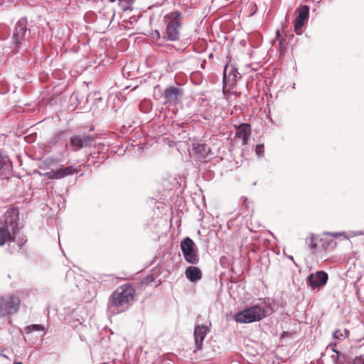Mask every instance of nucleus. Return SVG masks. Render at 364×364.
<instances>
[{
    "label": "nucleus",
    "mask_w": 364,
    "mask_h": 364,
    "mask_svg": "<svg viewBox=\"0 0 364 364\" xmlns=\"http://www.w3.org/2000/svg\"><path fill=\"white\" fill-rule=\"evenodd\" d=\"M309 15V7L306 5L302 6L298 11V15L294 20V31L296 34L301 33V28L308 19Z\"/></svg>",
    "instance_id": "9d476101"
},
{
    "label": "nucleus",
    "mask_w": 364,
    "mask_h": 364,
    "mask_svg": "<svg viewBox=\"0 0 364 364\" xmlns=\"http://www.w3.org/2000/svg\"><path fill=\"white\" fill-rule=\"evenodd\" d=\"M26 242V240H23L21 239V241L19 242L18 245V248H17V250H20L21 247L24 245V243Z\"/></svg>",
    "instance_id": "393cba45"
},
{
    "label": "nucleus",
    "mask_w": 364,
    "mask_h": 364,
    "mask_svg": "<svg viewBox=\"0 0 364 364\" xmlns=\"http://www.w3.org/2000/svg\"><path fill=\"white\" fill-rule=\"evenodd\" d=\"M343 234V233H332L331 235H333V237H336L340 236V235H341Z\"/></svg>",
    "instance_id": "a878e982"
},
{
    "label": "nucleus",
    "mask_w": 364,
    "mask_h": 364,
    "mask_svg": "<svg viewBox=\"0 0 364 364\" xmlns=\"http://www.w3.org/2000/svg\"><path fill=\"white\" fill-rule=\"evenodd\" d=\"M27 30V21L25 18H21L16 24L14 32V38L16 44L19 43L23 38Z\"/></svg>",
    "instance_id": "ddd939ff"
},
{
    "label": "nucleus",
    "mask_w": 364,
    "mask_h": 364,
    "mask_svg": "<svg viewBox=\"0 0 364 364\" xmlns=\"http://www.w3.org/2000/svg\"><path fill=\"white\" fill-rule=\"evenodd\" d=\"M264 145L263 144H257L255 147V153L258 156H261L264 154Z\"/></svg>",
    "instance_id": "5701e85b"
},
{
    "label": "nucleus",
    "mask_w": 364,
    "mask_h": 364,
    "mask_svg": "<svg viewBox=\"0 0 364 364\" xmlns=\"http://www.w3.org/2000/svg\"><path fill=\"white\" fill-rule=\"evenodd\" d=\"M328 279V274L323 271H318L311 274L308 277V282L312 289L324 286Z\"/></svg>",
    "instance_id": "1a4fd4ad"
},
{
    "label": "nucleus",
    "mask_w": 364,
    "mask_h": 364,
    "mask_svg": "<svg viewBox=\"0 0 364 364\" xmlns=\"http://www.w3.org/2000/svg\"><path fill=\"white\" fill-rule=\"evenodd\" d=\"M211 154L210 147L207 146L205 144L194 142L192 144L191 150V155L198 160L205 159Z\"/></svg>",
    "instance_id": "9b49d317"
},
{
    "label": "nucleus",
    "mask_w": 364,
    "mask_h": 364,
    "mask_svg": "<svg viewBox=\"0 0 364 364\" xmlns=\"http://www.w3.org/2000/svg\"><path fill=\"white\" fill-rule=\"evenodd\" d=\"M267 314L268 311L264 307L254 305L237 313L234 316V319L237 323H250L262 320Z\"/></svg>",
    "instance_id": "20e7f679"
},
{
    "label": "nucleus",
    "mask_w": 364,
    "mask_h": 364,
    "mask_svg": "<svg viewBox=\"0 0 364 364\" xmlns=\"http://www.w3.org/2000/svg\"><path fill=\"white\" fill-rule=\"evenodd\" d=\"M288 258H289V259H291V260H294V258H293V257H292V256H289V257H288Z\"/></svg>",
    "instance_id": "c85d7f7f"
},
{
    "label": "nucleus",
    "mask_w": 364,
    "mask_h": 364,
    "mask_svg": "<svg viewBox=\"0 0 364 364\" xmlns=\"http://www.w3.org/2000/svg\"><path fill=\"white\" fill-rule=\"evenodd\" d=\"M94 139L87 135L85 136H73L70 139L69 146L73 151H77L84 146H88L92 144Z\"/></svg>",
    "instance_id": "6e6552de"
},
{
    "label": "nucleus",
    "mask_w": 364,
    "mask_h": 364,
    "mask_svg": "<svg viewBox=\"0 0 364 364\" xmlns=\"http://www.w3.org/2000/svg\"><path fill=\"white\" fill-rule=\"evenodd\" d=\"M14 364H23V363L21 362H16V363H14Z\"/></svg>",
    "instance_id": "c756f323"
},
{
    "label": "nucleus",
    "mask_w": 364,
    "mask_h": 364,
    "mask_svg": "<svg viewBox=\"0 0 364 364\" xmlns=\"http://www.w3.org/2000/svg\"><path fill=\"white\" fill-rule=\"evenodd\" d=\"M5 164V160L4 158L1 154H0V169L4 166Z\"/></svg>",
    "instance_id": "b1692460"
},
{
    "label": "nucleus",
    "mask_w": 364,
    "mask_h": 364,
    "mask_svg": "<svg viewBox=\"0 0 364 364\" xmlns=\"http://www.w3.org/2000/svg\"><path fill=\"white\" fill-rule=\"evenodd\" d=\"M209 332V328L207 326L204 325H198L195 328L194 330V339L195 344L197 347L198 350L201 348L203 342L208 333Z\"/></svg>",
    "instance_id": "f8f14e48"
},
{
    "label": "nucleus",
    "mask_w": 364,
    "mask_h": 364,
    "mask_svg": "<svg viewBox=\"0 0 364 364\" xmlns=\"http://www.w3.org/2000/svg\"><path fill=\"white\" fill-rule=\"evenodd\" d=\"M44 330V328L43 326L40 325V324H32V325H30V326H28L26 328H25V331L27 333H32L33 331H43Z\"/></svg>",
    "instance_id": "412c9836"
},
{
    "label": "nucleus",
    "mask_w": 364,
    "mask_h": 364,
    "mask_svg": "<svg viewBox=\"0 0 364 364\" xmlns=\"http://www.w3.org/2000/svg\"><path fill=\"white\" fill-rule=\"evenodd\" d=\"M20 299L11 294H7L0 298V316H5L17 311Z\"/></svg>",
    "instance_id": "423d86ee"
},
{
    "label": "nucleus",
    "mask_w": 364,
    "mask_h": 364,
    "mask_svg": "<svg viewBox=\"0 0 364 364\" xmlns=\"http://www.w3.org/2000/svg\"><path fill=\"white\" fill-rule=\"evenodd\" d=\"M182 95L181 90L176 87H170L165 91L164 97L168 102H175Z\"/></svg>",
    "instance_id": "dca6fc26"
},
{
    "label": "nucleus",
    "mask_w": 364,
    "mask_h": 364,
    "mask_svg": "<svg viewBox=\"0 0 364 364\" xmlns=\"http://www.w3.org/2000/svg\"><path fill=\"white\" fill-rule=\"evenodd\" d=\"M348 335H349V331L346 329H343V330H340V329H338V330H336L334 332H333V338L335 339H338V340H343L345 339L346 338H348Z\"/></svg>",
    "instance_id": "aec40b11"
},
{
    "label": "nucleus",
    "mask_w": 364,
    "mask_h": 364,
    "mask_svg": "<svg viewBox=\"0 0 364 364\" xmlns=\"http://www.w3.org/2000/svg\"><path fill=\"white\" fill-rule=\"evenodd\" d=\"M60 170L63 175V178L68 176L73 175L75 173H78L79 171V169L76 167H74L73 166H68L65 168H60Z\"/></svg>",
    "instance_id": "a211bd4d"
},
{
    "label": "nucleus",
    "mask_w": 364,
    "mask_h": 364,
    "mask_svg": "<svg viewBox=\"0 0 364 364\" xmlns=\"http://www.w3.org/2000/svg\"><path fill=\"white\" fill-rule=\"evenodd\" d=\"M119 5L123 11L131 9L132 4L125 0H119Z\"/></svg>",
    "instance_id": "4be33fe9"
},
{
    "label": "nucleus",
    "mask_w": 364,
    "mask_h": 364,
    "mask_svg": "<svg viewBox=\"0 0 364 364\" xmlns=\"http://www.w3.org/2000/svg\"><path fill=\"white\" fill-rule=\"evenodd\" d=\"M320 241L322 242V239H319L318 236L311 235L309 242V247L312 253H316L318 251V242Z\"/></svg>",
    "instance_id": "f3484780"
},
{
    "label": "nucleus",
    "mask_w": 364,
    "mask_h": 364,
    "mask_svg": "<svg viewBox=\"0 0 364 364\" xmlns=\"http://www.w3.org/2000/svg\"><path fill=\"white\" fill-rule=\"evenodd\" d=\"M251 134V127L248 124L240 125L236 132V136L241 139L242 144L246 145L248 144L249 138Z\"/></svg>",
    "instance_id": "4468645a"
},
{
    "label": "nucleus",
    "mask_w": 364,
    "mask_h": 364,
    "mask_svg": "<svg viewBox=\"0 0 364 364\" xmlns=\"http://www.w3.org/2000/svg\"><path fill=\"white\" fill-rule=\"evenodd\" d=\"M240 77V73L237 72V70L232 65H227L223 72V89L225 90L228 87L230 88Z\"/></svg>",
    "instance_id": "0eeeda50"
},
{
    "label": "nucleus",
    "mask_w": 364,
    "mask_h": 364,
    "mask_svg": "<svg viewBox=\"0 0 364 364\" xmlns=\"http://www.w3.org/2000/svg\"><path fill=\"white\" fill-rule=\"evenodd\" d=\"M135 296V290L129 284L119 287L111 295L108 308L114 314L127 311L131 306Z\"/></svg>",
    "instance_id": "f03ea898"
},
{
    "label": "nucleus",
    "mask_w": 364,
    "mask_h": 364,
    "mask_svg": "<svg viewBox=\"0 0 364 364\" xmlns=\"http://www.w3.org/2000/svg\"><path fill=\"white\" fill-rule=\"evenodd\" d=\"M276 34H277V37H279L280 36V33H279V30L277 31Z\"/></svg>",
    "instance_id": "bb28decb"
},
{
    "label": "nucleus",
    "mask_w": 364,
    "mask_h": 364,
    "mask_svg": "<svg viewBox=\"0 0 364 364\" xmlns=\"http://www.w3.org/2000/svg\"><path fill=\"white\" fill-rule=\"evenodd\" d=\"M363 235V232H358L355 234V235Z\"/></svg>",
    "instance_id": "cd10ccee"
},
{
    "label": "nucleus",
    "mask_w": 364,
    "mask_h": 364,
    "mask_svg": "<svg viewBox=\"0 0 364 364\" xmlns=\"http://www.w3.org/2000/svg\"><path fill=\"white\" fill-rule=\"evenodd\" d=\"M185 275L191 282H196L201 279L202 272L200 269L195 266H190L186 268Z\"/></svg>",
    "instance_id": "2eb2a0df"
},
{
    "label": "nucleus",
    "mask_w": 364,
    "mask_h": 364,
    "mask_svg": "<svg viewBox=\"0 0 364 364\" xmlns=\"http://www.w3.org/2000/svg\"><path fill=\"white\" fill-rule=\"evenodd\" d=\"M185 260L191 264H197L199 262L198 248L194 242L188 237L183 240L180 243Z\"/></svg>",
    "instance_id": "39448f33"
},
{
    "label": "nucleus",
    "mask_w": 364,
    "mask_h": 364,
    "mask_svg": "<svg viewBox=\"0 0 364 364\" xmlns=\"http://www.w3.org/2000/svg\"><path fill=\"white\" fill-rule=\"evenodd\" d=\"M182 13L173 11L164 17L166 23L164 38L170 41H176L180 39V31L182 27Z\"/></svg>",
    "instance_id": "7ed1b4c3"
},
{
    "label": "nucleus",
    "mask_w": 364,
    "mask_h": 364,
    "mask_svg": "<svg viewBox=\"0 0 364 364\" xmlns=\"http://www.w3.org/2000/svg\"><path fill=\"white\" fill-rule=\"evenodd\" d=\"M44 176L49 179H60L63 178V175L60 168L58 170H52L44 173Z\"/></svg>",
    "instance_id": "6ab92c4d"
},
{
    "label": "nucleus",
    "mask_w": 364,
    "mask_h": 364,
    "mask_svg": "<svg viewBox=\"0 0 364 364\" xmlns=\"http://www.w3.org/2000/svg\"><path fill=\"white\" fill-rule=\"evenodd\" d=\"M18 209L9 208L6 211L4 219H0V247L9 243V247L11 248V243L14 242L18 232Z\"/></svg>",
    "instance_id": "f257e3e1"
}]
</instances>
